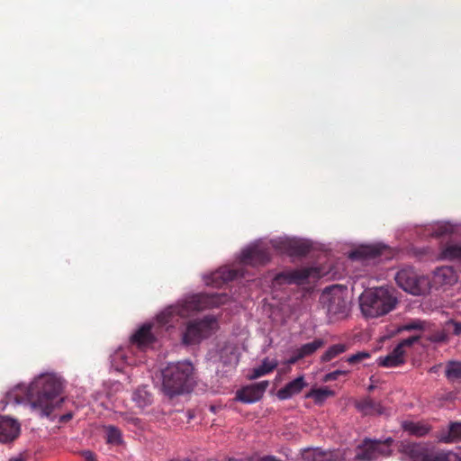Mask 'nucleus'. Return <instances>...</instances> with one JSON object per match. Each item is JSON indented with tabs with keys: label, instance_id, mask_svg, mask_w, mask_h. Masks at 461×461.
<instances>
[{
	"label": "nucleus",
	"instance_id": "1",
	"mask_svg": "<svg viewBox=\"0 0 461 461\" xmlns=\"http://www.w3.org/2000/svg\"><path fill=\"white\" fill-rule=\"evenodd\" d=\"M228 301L224 294H196L179 300L176 304L167 307L155 320L142 325L131 338V347L119 348L111 355L112 366L120 371L124 365H136L133 358V347L144 350L164 336L169 329L175 327L178 319L188 318L192 314L212 307H218Z\"/></svg>",
	"mask_w": 461,
	"mask_h": 461
},
{
	"label": "nucleus",
	"instance_id": "2",
	"mask_svg": "<svg viewBox=\"0 0 461 461\" xmlns=\"http://www.w3.org/2000/svg\"><path fill=\"white\" fill-rule=\"evenodd\" d=\"M64 380L56 373H42L31 384H19L8 393L16 403H27L32 412L48 417L59 406Z\"/></svg>",
	"mask_w": 461,
	"mask_h": 461
},
{
	"label": "nucleus",
	"instance_id": "3",
	"mask_svg": "<svg viewBox=\"0 0 461 461\" xmlns=\"http://www.w3.org/2000/svg\"><path fill=\"white\" fill-rule=\"evenodd\" d=\"M161 375L162 391L170 398L188 393L195 384L194 367L188 360L169 363Z\"/></svg>",
	"mask_w": 461,
	"mask_h": 461
},
{
	"label": "nucleus",
	"instance_id": "4",
	"mask_svg": "<svg viewBox=\"0 0 461 461\" xmlns=\"http://www.w3.org/2000/svg\"><path fill=\"white\" fill-rule=\"evenodd\" d=\"M397 302L393 291L384 286L366 290L359 296L360 310L367 318L389 313L395 308Z\"/></svg>",
	"mask_w": 461,
	"mask_h": 461
},
{
	"label": "nucleus",
	"instance_id": "5",
	"mask_svg": "<svg viewBox=\"0 0 461 461\" xmlns=\"http://www.w3.org/2000/svg\"><path fill=\"white\" fill-rule=\"evenodd\" d=\"M290 244L291 238L289 237H279L270 240H257L241 251L240 262L242 265L249 266L265 264L270 259V248L277 253L288 254Z\"/></svg>",
	"mask_w": 461,
	"mask_h": 461
},
{
	"label": "nucleus",
	"instance_id": "6",
	"mask_svg": "<svg viewBox=\"0 0 461 461\" xmlns=\"http://www.w3.org/2000/svg\"><path fill=\"white\" fill-rule=\"evenodd\" d=\"M347 289L340 285L326 288L321 295V303L327 311L331 321L344 319L348 316L350 306L347 299Z\"/></svg>",
	"mask_w": 461,
	"mask_h": 461
},
{
	"label": "nucleus",
	"instance_id": "7",
	"mask_svg": "<svg viewBox=\"0 0 461 461\" xmlns=\"http://www.w3.org/2000/svg\"><path fill=\"white\" fill-rule=\"evenodd\" d=\"M218 329V320L212 315L189 321L182 331L181 341L185 346L200 344L203 339L214 334Z\"/></svg>",
	"mask_w": 461,
	"mask_h": 461
},
{
	"label": "nucleus",
	"instance_id": "8",
	"mask_svg": "<svg viewBox=\"0 0 461 461\" xmlns=\"http://www.w3.org/2000/svg\"><path fill=\"white\" fill-rule=\"evenodd\" d=\"M394 279L399 287L412 295H424L430 290L429 278L419 275L411 267L400 269L396 273Z\"/></svg>",
	"mask_w": 461,
	"mask_h": 461
},
{
	"label": "nucleus",
	"instance_id": "9",
	"mask_svg": "<svg viewBox=\"0 0 461 461\" xmlns=\"http://www.w3.org/2000/svg\"><path fill=\"white\" fill-rule=\"evenodd\" d=\"M321 276L322 273L317 267H303L279 273L276 276L274 282L277 285H303L307 283L311 278L316 279Z\"/></svg>",
	"mask_w": 461,
	"mask_h": 461
},
{
	"label": "nucleus",
	"instance_id": "10",
	"mask_svg": "<svg viewBox=\"0 0 461 461\" xmlns=\"http://www.w3.org/2000/svg\"><path fill=\"white\" fill-rule=\"evenodd\" d=\"M418 336H411L402 339L388 355L380 357L377 359L378 365L384 367L401 366L405 362L406 350L418 341Z\"/></svg>",
	"mask_w": 461,
	"mask_h": 461
},
{
	"label": "nucleus",
	"instance_id": "11",
	"mask_svg": "<svg viewBox=\"0 0 461 461\" xmlns=\"http://www.w3.org/2000/svg\"><path fill=\"white\" fill-rule=\"evenodd\" d=\"M244 274L240 269L230 268L228 267H220L218 270L203 276L206 285L220 287L226 282L231 281Z\"/></svg>",
	"mask_w": 461,
	"mask_h": 461
},
{
	"label": "nucleus",
	"instance_id": "12",
	"mask_svg": "<svg viewBox=\"0 0 461 461\" xmlns=\"http://www.w3.org/2000/svg\"><path fill=\"white\" fill-rule=\"evenodd\" d=\"M21 433V424L9 416L0 415V442L8 444L14 441Z\"/></svg>",
	"mask_w": 461,
	"mask_h": 461
},
{
	"label": "nucleus",
	"instance_id": "13",
	"mask_svg": "<svg viewBox=\"0 0 461 461\" xmlns=\"http://www.w3.org/2000/svg\"><path fill=\"white\" fill-rule=\"evenodd\" d=\"M387 447L378 441H366L357 455L358 461H375L380 456L387 455Z\"/></svg>",
	"mask_w": 461,
	"mask_h": 461
},
{
	"label": "nucleus",
	"instance_id": "14",
	"mask_svg": "<svg viewBox=\"0 0 461 461\" xmlns=\"http://www.w3.org/2000/svg\"><path fill=\"white\" fill-rule=\"evenodd\" d=\"M212 357H217L224 366L236 365L238 363L237 348L232 343L223 342L218 345V349Z\"/></svg>",
	"mask_w": 461,
	"mask_h": 461
},
{
	"label": "nucleus",
	"instance_id": "15",
	"mask_svg": "<svg viewBox=\"0 0 461 461\" xmlns=\"http://www.w3.org/2000/svg\"><path fill=\"white\" fill-rule=\"evenodd\" d=\"M458 276L452 267H440L434 271L433 282L436 285H453Z\"/></svg>",
	"mask_w": 461,
	"mask_h": 461
},
{
	"label": "nucleus",
	"instance_id": "16",
	"mask_svg": "<svg viewBox=\"0 0 461 461\" xmlns=\"http://www.w3.org/2000/svg\"><path fill=\"white\" fill-rule=\"evenodd\" d=\"M356 409L363 415H383L385 409L379 403L372 400L370 397H365L355 401Z\"/></svg>",
	"mask_w": 461,
	"mask_h": 461
},
{
	"label": "nucleus",
	"instance_id": "17",
	"mask_svg": "<svg viewBox=\"0 0 461 461\" xmlns=\"http://www.w3.org/2000/svg\"><path fill=\"white\" fill-rule=\"evenodd\" d=\"M306 386L307 383L304 381V377L301 375L286 384L285 387L278 390L276 395L280 400H287L294 395L298 394Z\"/></svg>",
	"mask_w": 461,
	"mask_h": 461
},
{
	"label": "nucleus",
	"instance_id": "18",
	"mask_svg": "<svg viewBox=\"0 0 461 461\" xmlns=\"http://www.w3.org/2000/svg\"><path fill=\"white\" fill-rule=\"evenodd\" d=\"M437 438L442 443H455L461 441V421H452L447 429L438 432Z\"/></svg>",
	"mask_w": 461,
	"mask_h": 461
},
{
	"label": "nucleus",
	"instance_id": "19",
	"mask_svg": "<svg viewBox=\"0 0 461 461\" xmlns=\"http://www.w3.org/2000/svg\"><path fill=\"white\" fill-rule=\"evenodd\" d=\"M402 429L409 435L415 437H422L430 431V426L424 421H414L411 420L402 422Z\"/></svg>",
	"mask_w": 461,
	"mask_h": 461
},
{
	"label": "nucleus",
	"instance_id": "20",
	"mask_svg": "<svg viewBox=\"0 0 461 461\" xmlns=\"http://www.w3.org/2000/svg\"><path fill=\"white\" fill-rule=\"evenodd\" d=\"M380 254V249L376 246H360L352 250L348 254V258L352 260H366L374 258Z\"/></svg>",
	"mask_w": 461,
	"mask_h": 461
},
{
	"label": "nucleus",
	"instance_id": "21",
	"mask_svg": "<svg viewBox=\"0 0 461 461\" xmlns=\"http://www.w3.org/2000/svg\"><path fill=\"white\" fill-rule=\"evenodd\" d=\"M427 230L432 237L439 238L453 233L455 226L450 222L438 221L429 225Z\"/></svg>",
	"mask_w": 461,
	"mask_h": 461
},
{
	"label": "nucleus",
	"instance_id": "22",
	"mask_svg": "<svg viewBox=\"0 0 461 461\" xmlns=\"http://www.w3.org/2000/svg\"><path fill=\"white\" fill-rule=\"evenodd\" d=\"M261 398V395L253 384L244 387L237 393V399L245 403H253L259 401Z\"/></svg>",
	"mask_w": 461,
	"mask_h": 461
},
{
	"label": "nucleus",
	"instance_id": "23",
	"mask_svg": "<svg viewBox=\"0 0 461 461\" xmlns=\"http://www.w3.org/2000/svg\"><path fill=\"white\" fill-rule=\"evenodd\" d=\"M278 365L276 359H269L268 357L263 359L261 365L253 369L250 378L256 379L272 372Z\"/></svg>",
	"mask_w": 461,
	"mask_h": 461
},
{
	"label": "nucleus",
	"instance_id": "24",
	"mask_svg": "<svg viewBox=\"0 0 461 461\" xmlns=\"http://www.w3.org/2000/svg\"><path fill=\"white\" fill-rule=\"evenodd\" d=\"M310 249L308 242L296 239L291 238L290 249L288 255L290 256H302L305 255Z\"/></svg>",
	"mask_w": 461,
	"mask_h": 461
},
{
	"label": "nucleus",
	"instance_id": "25",
	"mask_svg": "<svg viewBox=\"0 0 461 461\" xmlns=\"http://www.w3.org/2000/svg\"><path fill=\"white\" fill-rule=\"evenodd\" d=\"M441 258L447 260L461 261V242L446 246L441 252Z\"/></svg>",
	"mask_w": 461,
	"mask_h": 461
},
{
	"label": "nucleus",
	"instance_id": "26",
	"mask_svg": "<svg viewBox=\"0 0 461 461\" xmlns=\"http://www.w3.org/2000/svg\"><path fill=\"white\" fill-rule=\"evenodd\" d=\"M106 441L112 445H121L123 442L122 431L113 425L104 427Z\"/></svg>",
	"mask_w": 461,
	"mask_h": 461
},
{
	"label": "nucleus",
	"instance_id": "27",
	"mask_svg": "<svg viewBox=\"0 0 461 461\" xmlns=\"http://www.w3.org/2000/svg\"><path fill=\"white\" fill-rule=\"evenodd\" d=\"M445 375L447 378L451 382L461 379V362H448L445 367Z\"/></svg>",
	"mask_w": 461,
	"mask_h": 461
},
{
	"label": "nucleus",
	"instance_id": "28",
	"mask_svg": "<svg viewBox=\"0 0 461 461\" xmlns=\"http://www.w3.org/2000/svg\"><path fill=\"white\" fill-rule=\"evenodd\" d=\"M324 344L322 339H315L312 342L306 343L296 349L299 353V357H305L313 354L318 348L322 347Z\"/></svg>",
	"mask_w": 461,
	"mask_h": 461
},
{
	"label": "nucleus",
	"instance_id": "29",
	"mask_svg": "<svg viewBox=\"0 0 461 461\" xmlns=\"http://www.w3.org/2000/svg\"><path fill=\"white\" fill-rule=\"evenodd\" d=\"M132 400L140 408H144L151 403V396L144 387L138 388L133 393Z\"/></svg>",
	"mask_w": 461,
	"mask_h": 461
},
{
	"label": "nucleus",
	"instance_id": "30",
	"mask_svg": "<svg viewBox=\"0 0 461 461\" xmlns=\"http://www.w3.org/2000/svg\"><path fill=\"white\" fill-rule=\"evenodd\" d=\"M333 392L327 387L312 389L307 394V398H312L316 403H322L328 397L332 396Z\"/></svg>",
	"mask_w": 461,
	"mask_h": 461
},
{
	"label": "nucleus",
	"instance_id": "31",
	"mask_svg": "<svg viewBox=\"0 0 461 461\" xmlns=\"http://www.w3.org/2000/svg\"><path fill=\"white\" fill-rule=\"evenodd\" d=\"M347 349L344 344H335L330 347L321 356L322 362H329Z\"/></svg>",
	"mask_w": 461,
	"mask_h": 461
},
{
	"label": "nucleus",
	"instance_id": "32",
	"mask_svg": "<svg viewBox=\"0 0 461 461\" xmlns=\"http://www.w3.org/2000/svg\"><path fill=\"white\" fill-rule=\"evenodd\" d=\"M425 328H426L425 321L419 320V319H414V320H411V321L403 323L402 325H401L398 328V331L420 330H424Z\"/></svg>",
	"mask_w": 461,
	"mask_h": 461
},
{
	"label": "nucleus",
	"instance_id": "33",
	"mask_svg": "<svg viewBox=\"0 0 461 461\" xmlns=\"http://www.w3.org/2000/svg\"><path fill=\"white\" fill-rule=\"evenodd\" d=\"M426 339L433 343H442L448 339V333L444 326L443 329L433 331L426 337Z\"/></svg>",
	"mask_w": 461,
	"mask_h": 461
},
{
	"label": "nucleus",
	"instance_id": "34",
	"mask_svg": "<svg viewBox=\"0 0 461 461\" xmlns=\"http://www.w3.org/2000/svg\"><path fill=\"white\" fill-rule=\"evenodd\" d=\"M445 327L448 334L452 333L456 336L461 334V322L459 321L449 320L445 322Z\"/></svg>",
	"mask_w": 461,
	"mask_h": 461
},
{
	"label": "nucleus",
	"instance_id": "35",
	"mask_svg": "<svg viewBox=\"0 0 461 461\" xmlns=\"http://www.w3.org/2000/svg\"><path fill=\"white\" fill-rule=\"evenodd\" d=\"M369 357H370V354L368 352L360 351V352H357V353L348 357L347 358V362H348L349 364H356V363H359L365 359H367Z\"/></svg>",
	"mask_w": 461,
	"mask_h": 461
},
{
	"label": "nucleus",
	"instance_id": "36",
	"mask_svg": "<svg viewBox=\"0 0 461 461\" xmlns=\"http://www.w3.org/2000/svg\"><path fill=\"white\" fill-rule=\"evenodd\" d=\"M309 455L312 456L313 461H330V454L323 453L318 449L312 450Z\"/></svg>",
	"mask_w": 461,
	"mask_h": 461
},
{
	"label": "nucleus",
	"instance_id": "37",
	"mask_svg": "<svg viewBox=\"0 0 461 461\" xmlns=\"http://www.w3.org/2000/svg\"><path fill=\"white\" fill-rule=\"evenodd\" d=\"M12 390H10L9 392L6 393L5 394V397L4 399H1L0 400V411H4L7 405L10 404V403H13L14 405H17L18 403H16L14 400V398L12 397H9L8 396V393L11 392Z\"/></svg>",
	"mask_w": 461,
	"mask_h": 461
},
{
	"label": "nucleus",
	"instance_id": "38",
	"mask_svg": "<svg viewBox=\"0 0 461 461\" xmlns=\"http://www.w3.org/2000/svg\"><path fill=\"white\" fill-rule=\"evenodd\" d=\"M253 385L255 386V388L257 389V391L258 392V393L262 397L264 393H265V391L267 390V388L268 386V382L267 381H261V382L257 383V384H255Z\"/></svg>",
	"mask_w": 461,
	"mask_h": 461
},
{
	"label": "nucleus",
	"instance_id": "39",
	"mask_svg": "<svg viewBox=\"0 0 461 461\" xmlns=\"http://www.w3.org/2000/svg\"><path fill=\"white\" fill-rule=\"evenodd\" d=\"M122 418L129 424H132L134 426H139L140 424V420L138 418L130 416L127 413H122Z\"/></svg>",
	"mask_w": 461,
	"mask_h": 461
},
{
	"label": "nucleus",
	"instance_id": "40",
	"mask_svg": "<svg viewBox=\"0 0 461 461\" xmlns=\"http://www.w3.org/2000/svg\"><path fill=\"white\" fill-rule=\"evenodd\" d=\"M82 456L86 461H97L95 454L89 450L83 451Z\"/></svg>",
	"mask_w": 461,
	"mask_h": 461
},
{
	"label": "nucleus",
	"instance_id": "41",
	"mask_svg": "<svg viewBox=\"0 0 461 461\" xmlns=\"http://www.w3.org/2000/svg\"><path fill=\"white\" fill-rule=\"evenodd\" d=\"M436 461H457V456L455 454H447L445 456H439Z\"/></svg>",
	"mask_w": 461,
	"mask_h": 461
},
{
	"label": "nucleus",
	"instance_id": "42",
	"mask_svg": "<svg viewBox=\"0 0 461 461\" xmlns=\"http://www.w3.org/2000/svg\"><path fill=\"white\" fill-rule=\"evenodd\" d=\"M344 372L339 371V370L331 372V373L326 375L325 380L326 381L335 380L339 375H341Z\"/></svg>",
	"mask_w": 461,
	"mask_h": 461
},
{
	"label": "nucleus",
	"instance_id": "43",
	"mask_svg": "<svg viewBox=\"0 0 461 461\" xmlns=\"http://www.w3.org/2000/svg\"><path fill=\"white\" fill-rule=\"evenodd\" d=\"M73 417V414L72 412H68V413H66L62 416L59 417V421L60 422H67L68 420H70Z\"/></svg>",
	"mask_w": 461,
	"mask_h": 461
},
{
	"label": "nucleus",
	"instance_id": "44",
	"mask_svg": "<svg viewBox=\"0 0 461 461\" xmlns=\"http://www.w3.org/2000/svg\"><path fill=\"white\" fill-rule=\"evenodd\" d=\"M442 367V365L439 364V365H435L433 366H431L429 369V373H431V374H438L440 370V368Z\"/></svg>",
	"mask_w": 461,
	"mask_h": 461
},
{
	"label": "nucleus",
	"instance_id": "45",
	"mask_svg": "<svg viewBox=\"0 0 461 461\" xmlns=\"http://www.w3.org/2000/svg\"><path fill=\"white\" fill-rule=\"evenodd\" d=\"M301 358L302 357H299V353L295 351L294 356H293L287 362H288V364H294Z\"/></svg>",
	"mask_w": 461,
	"mask_h": 461
},
{
	"label": "nucleus",
	"instance_id": "46",
	"mask_svg": "<svg viewBox=\"0 0 461 461\" xmlns=\"http://www.w3.org/2000/svg\"><path fill=\"white\" fill-rule=\"evenodd\" d=\"M10 461H24V459L22 458L21 456H16V457L11 458Z\"/></svg>",
	"mask_w": 461,
	"mask_h": 461
}]
</instances>
